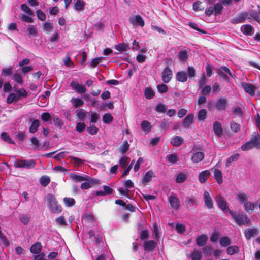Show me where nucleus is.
Returning <instances> with one entry per match:
<instances>
[{
  "instance_id": "nucleus-1",
  "label": "nucleus",
  "mask_w": 260,
  "mask_h": 260,
  "mask_svg": "<svg viewBox=\"0 0 260 260\" xmlns=\"http://www.w3.org/2000/svg\"><path fill=\"white\" fill-rule=\"evenodd\" d=\"M253 148L260 149V136L258 133H255L250 140L241 146L243 151H247Z\"/></svg>"
},
{
  "instance_id": "nucleus-2",
  "label": "nucleus",
  "mask_w": 260,
  "mask_h": 260,
  "mask_svg": "<svg viewBox=\"0 0 260 260\" xmlns=\"http://www.w3.org/2000/svg\"><path fill=\"white\" fill-rule=\"evenodd\" d=\"M239 201L244 204L245 210L249 214L251 213L254 209V204L248 202V196L243 192H239L238 195Z\"/></svg>"
},
{
  "instance_id": "nucleus-3",
  "label": "nucleus",
  "mask_w": 260,
  "mask_h": 260,
  "mask_svg": "<svg viewBox=\"0 0 260 260\" xmlns=\"http://www.w3.org/2000/svg\"><path fill=\"white\" fill-rule=\"evenodd\" d=\"M48 202V207L53 213H60L62 211L61 206L58 204L55 198L52 194H48L47 197Z\"/></svg>"
},
{
  "instance_id": "nucleus-4",
  "label": "nucleus",
  "mask_w": 260,
  "mask_h": 260,
  "mask_svg": "<svg viewBox=\"0 0 260 260\" xmlns=\"http://www.w3.org/2000/svg\"><path fill=\"white\" fill-rule=\"evenodd\" d=\"M230 214L238 225H245L247 226L250 225V221L246 215L240 214L236 216L232 211H230Z\"/></svg>"
},
{
  "instance_id": "nucleus-5",
  "label": "nucleus",
  "mask_w": 260,
  "mask_h": 260,
  "mask_svg": "<svg viewBox=\"0 0 260 260\" xmlns=\"http://www.w3.org/2000/svg\"><path fill=\"white\" fill-rule=\"evenodd\" d=\"M84 181L86 182L82 183L80 186V188L82 189H88L91 187L93 185L100 184V181L99 180L91 178L88 176L87 179L84 180Z\"/></svg>"
},
{
  "instance_id": "nucleus-6",
  "label": "nucleus",
  "mask_w": 260,
  "mask_h": 260,
  "mask_svg": "<svg viewBox=\"0 0 260 260\" xmlns=\"http://www.w3.org/2000/svg\"><path fill=\"white\" fill-rule=\"evenodd\" d=\"M215 199L219 207L222 211H223V212L224 213H227L229 212L230 213V211H231L229 209L227 203L222 196L220 195L217 196Z\"/></svg>"
},
{
  "instance_id": "nucleus-7",
  "label": "nucleus",
  "mask_w": 260,
  "mask_h": 260,
  "mask_svg": "<svg viewBox=\"0 0 260 260\" xmlns=\"http://www.w3.org/2000/svg\"><path fill=\"white\" fill-rule=\"evenodd\" d=\"M129 21L130 23L134 26H140L143 27L144 26V21L142 17L139 15L131 16Z\"/></svg>"
},
{
  "instance_id": "nucleus-8",
  "label": "nucleus",
  "mask_w": 260,
  "mask_h": 260,
  "mask_svg": "<svg viewBox=\"0 0 260 260\" xmlns=\"http://www.w3.org/2000/svg\"><path fill=\"white\" fill-rule=\"evenodd\" d=\"M161 77L163 82L166 83L169 82L172 78V72L168 67H166L164 69L161 74Z\"/></svg>"
},
{
  "instance_id": "nucleus-9",
  "label": "nucleus",
  "mask_w": 260,
  "mask_h": 260,
  "mask_svg": "<svg viewBox=\"0 0 260 260\" xmlns=\"http://www.w3.org/2000/svg\"><path fill=\"white\" fill-rule=\"evenodd\" d=\"M241 86L245 91L249 95L253 96L255 94L256 87L254 85L248 84L246 82H242Z\"/></svg>"
},
{
  "instance_id": "nucleus-10",
  "label": "nucleus",
  "mask_w": 260,
  "mask_h": 260,
  "mask_svg": "<svg viewBox=\"0 0 260 260\" xmlns=\"http://www.w3.org/2000/svg\"><path fill=\"white\" fill-rule=\"evenodd\" d=\"M71 87L80 93H83L86 91V88L84 86L80 84L78 81L73 80L70 84Z\"/></svg>"
},
{
  "instance_id": "nucleus-11",
  "label": "nucleus",
  "mask_w": 260,
  "mask_h": 260,
  "mask_svg": "<svg viewBox=\"0 0 260 260\" xmlns=\"http://www.w3.org/2000/svg\"><path fill=\"white\" fill-rule=\"evenodd\" d=\"M248 19H250L249 14L247 13H243L236 18L232 19L231 22L233 24L240 23Z\"/></svg>"
},
{
  "instance_id": "nucleus-12",
  "label": "nucleus",
  "mask_w": 260,
  "mask_h": 260,
  "mask_svg": "<svg viewBox=\"0 0 260 260\" xmlns=\"http://www.w3.org/2000/svg\"><path fill=\"white\" fill-rule=\"evenodd\" d=\"M169 202L172 208L177 210L179 207V201L178 197L175 194L171 195L168 199Z\"/></svg>"
},
{
  "instance_id": "nucleus-13",
  "label": "nucleus",
  "mask_w": 260,
  "mask_h": 260,
  "mask_svg": "<svg viewBox=\"0 0 260 260\" xmlns=\"http://www.w3.org/2000/svg\"><path fill=\"white\" fill-rule=\"evenodd\" d=\"M228 104V100L225 98L219 99L216 104L215 106L219 111L225 110Z\"/></svg>"
},
{
  "instance_id": "nucleus-14",
  "label": "nucleus",
  "mask_w": 260,
  "mask_h": 260,
  "mask_svg": "<svg viewBox=\"0 0 260 260\" xmlns=\"http://www.w3.org/2000/svg\"><path fill=\"white\" fill-rule=\"evenodd\" d=\"M156 244L155 242L153 240L145 241L144 243V247L145 250L152 251L155 248Z\"/></svg>"
},
{
  "instance_id": "nucleus-15",
  "label": "nucleus",
  "mask_w": 260,
  "mask_h": 260,
  "mask_svg": "<svg viewBox=\"0 0 260 260\" xmlns=\"http://www.w3.org/2000/svg\"><path fill=\"white\" fill-rule=\"evenodd\" d=\"M204 198L206 206L209 209L212 208L213 207V202L208 192H204Z\"/></svg>"
},
{
  "instance_id": "nucleus-16",
  "label": "nucleus",
  "mask_w": 260,
  "mask_h": 260,
  "mask_svg": "<svg viewBox=\"0 0 260 260\" xmlns=\"http://www.w3.org/2000/svg\"><path fill=\"white\" fill-rule=\"evenodd\" d=\"M257 234L258 231L256 229H247L245 231V236L246 238L248 240Z\"/></svg>"
},
{
  "instance_id": "nucleus-17",
  "label": "nucleus",
  "mask_w": 260,
  "mask_h": 260,
  "mask_svg": "<svg viewBox=\"0 0 260 260\" xmlns=\"http://www.w3.org/2000/svg\"><path fill=\"white\" fill-rule=\"evenodd\" d=\"M154 177V174L152 171H148L144 175L142 183L144 185H146L148 182H149Z\"/></svg>"
},
{
  "instance_id": "nucleus-18",
  "label": "nucleus",
  "mask_w": 260,
  "mask_h": 260,
  "mask_svg": "<svg viewBox=\"0 0 260 260\" xmlns=\"http://www.w3.org/2000/svg\"><path fill=\"white\" fill-rule=\"evenodd\" d=\"M213 130L215 134L218 136H220L222 134V128L221 125L218 121H216L214 123Z\"/></svg>"
},
{
  "instance_id": "nucleus-19",
  "label": "nucleus",
  "mask_w": 260,
  "mask_h": 260,
  "mask_svg": "<svg viewBox=\"0 0 260 260\" xmlns=\"http://www.w3.org/2000/svg\"><path fill=\"white\" fill-rule=\"evenodd\" d=\"M210 175V173L208 170H205L202 172L199 176V179L201 183H204L206 181Z\"/></svg>"
},
{
  "instance_id": "nucleus-20",
  "label": "nucleus",
  "mask_w": 260,
  "mask_h": 260,
  "mask_svg": "<svg viewBox=\"0 0 260 260\" xmlns=\"http://www.w3.org/2000/svg\"><path fill=\"white\" fill-rule=\"evenodd\" d=\"M241 30L246 35H251L253 32V28L250 25H244L241 26Z\"/></svg>"
},
{
  "instance_id": "nucleus-21",
  "label": "nucleus",
  "mask_w": 260,
  "mask_h": 260,
  "mask_svg": "<svg viewBox=\"0 0 260 260\" xmlns=\"http://www.w3.org/2000/svg\"><path fill=\"white\" fill-rule=\"evenodd\" d=\"M204 157V154L203 152H198L193 154L191 157V160L194 162H199L202 161Z\"/></svg>"
},
{
  "instance_id": "nucleus-22",
  "label": "nucleus",
  "mask_w": 260,
  "mask_h": 260,
  "mask_svg": "<svg viewBox=\"0 0 260 260\" xmlns=\"http://www.w3.org/2000/svg\"><path fill=\"white\" fill-rule=\"evenodd\" d=\"M176 80L179 82H184L187 81V74L184 72H178L176 75Z\"/></svg>"
},
{
  "instance_id": "nucleus-23",
  "label": "nucleus",
  "mask_w": 260,
  "mask_h": 260,
  "mask_svg": "<svg viewBox=\"0 0 260 260\" xmlns=\"http://www.w3.org/2000/svg\"><path fill=\"white\" fill-rule=\"evenodd\" d=\"M208 237L206 235H202L197 238L196 242L197 244L199 246H204L207 242Z\"/></svg>"
},
{
  "instance_id": "nucleus-24",
  "label": "nucleus",
  "mask_w": 260,
  "mask_h": 260,
  "mask_svg": "<svg viewBox=\"0 0 260 260\" xmlns=\"http://www.w3.org/2000/svg\"><path fill=\"white\" fill-rule=\"evenodd\" d=\"M42 249V246L40 243L37 242L32 245L30 248V250L31 253L37 254L39 253Z\"/></svg>"
},
{
  "instance_id": "nucleus-25",
  "label": "nucleus",
  "mask_w": 260,
  "mask_h": 260,
  "mask_svg": "<svg viewBox=\"0 0 260 260\" xmlns=\"http://www.w3.org/2000/svg\"><path fill=\"white\" fill-rule=\"evenodd\" d=\"M71 178L76 182H81L84 180L87 179V176H81L76 174H71L70 175Z\"/></svg>"
},
{
  "instance_id": "nucleus-26",
  "label": "nucleus",
  "mask_w": 260,
  "mask_h": 260,
  "mask_svg": "<svg viewBox=\"0 0 260 260\" xmlns=\"http://www.w3.org/2000/svg\"><path fill=\"white\" fill-rule=\"evenodd\" d=\"M214 176L218 183L220 184L222 182V174L220 170L215 169L214 171Z\"/></svg>"
},
{
  "instance_id": "nucleus-27",
  "label": "nucleus",
  "mask_w": 260,
  "mask_h": 260,
  "mask_svg": "<svg viewBox=\"0 0 260 260\" xmlns=\"http://www.w3.org/2000/svg\"><path fill=\"white\" fill-rule=\"evenodd\" d=\"M202 258V252L201 250H194L191 255L192 260H200Z\"/></svg>"
},
{
  "instance_id": "nucleus-28",
  "label": "nucleus",
  "mask_w": 260,
  "mask_h": 260,
  "mask_svg": "<svg viewBox=\"0 0 260 260\" xmlns=\"http://www.w3.org/2000/svg\"><path fill=\"white\" fill-rule=\"evenodd\" d=\"M178 57L181 61H186L188 58V52L185 50H181L178 54Z\"/></svg>"
},
{
  "instance_id": "nucleus-29",
  "label": "nucleus",
  "mask_w": 260,
  "mask_h": 260,
  "mask_svg": "<svg viewBox=\"0 0 260 260\" xmlns=\"http://www.w3.org/2000/svg\"><path fill=\"white\" fill-rule=\"evenodd\" d=\"M193 119V115L192 114H188L184 119L183 124L184 126L188 127L192 122Z\"/></svg>"
},
{
  "instance_id": "nucleus-30",
  "label": "nucleus",
  "mask_w": 260,
  "mask_h": 260,
  "mask_svg": "<svg viewBox=\"0 0 260 260\" xmlns=\"http://www.w3.org/2000/svg\"><path fill=\"white\" fill-rule=\"evenodd\" d=\"M183 141V140L181 137L175 136L171 140V143L174 146H178L182 143Z\"/></svg>"
},
{
  "instance_id": "nucleus-31",
  "label": "nucleus",
  "mask_w": 260,
  "mask_h": 260,
  "mask_svg": "<svg viewBox=\"0 0 260 260\" xmlns=\"http://www.w3.org/2000/svg\"><path fill=\"white\" fill-rule=\"evenodd\" d=\"M71 102L75 108L82 106L84 103L83 101L81 99L76 98H72L71 100Z\"/></svg>"
},
{
  "instance_id": "nucleus-32",
  "label": "nucleus",
  "mask_w": 260,
  "mask_h": 260,
  "mask_svg": "<svg viewBox=\"0 0 260 260\" xmlns=\"http://www.w3.org/2000/svg\"><path fill=\"white\" fill-rule=\"evenodd\" d=\"M77 116L80 120H84L87 116L88 112L83 109H78L76 110Z\"/></svg>"
},
{
  "instance_id": "nucleus-33",
  "label": "nucleus",
  "mask_w": 260,
  "mask_h": 260,
  "mask_svg": "<svg viewBox=\"0 0 260 260\" xmlns=\"http://www.w3.org/2000/svg\"><path fill=\"white\" fill-rule=\"evenodd\" d=\"M39 126V121L38 120H35L32 121L30 127L29 132L31 133H35Z\"/></svg>"
},
{
  "instance_id": "nucleus-34",
  "label": "nucleus",
  "mask_w": 260,
  "mask_h": 260,
  "mask_svg": "<svg viewBox=\"0 0 260 260\" xmlns=\"http://www.w3.org/2000/svg\"><path fill=\"white\" fill-rule=\"evenodd\" d=\"M231 244V240L228 237L225 236L220 238V244L222 247H226Z\"/></svg>"
},
{
  "instance_id": "nucleus-35",
  "label": "nucleus",
  "mask_w": 260,
  "mask_h": 260,
  "mask_svg": "<svg viewBox=\"0 0 260 260\" xmlns=\"http://www.w3.org/2000/svg\"><path fill=\"white\" fill-rule=\"evenodd\" d=\"M187 178V174L185 173H179L176 178V182L181 183L184 182Z\"/></svg>"
},
{
  "instance_id": "nucleus-36",
  "label": "nucleus",
  "mask_w": 260,
  "mask_h": 260,
  "mask_svg": "<svg viewBox=\"0 0 260 260\" xmlns=\"http://www.w3.org/2000/svg\"><path fill=\"white\" fill-rule=\"evenodd\" d=\"M63 202L67 207H72L75 204V201L73 198L66 197L63 199Z\"/></svg>"
},
{
  "instance_id": "nucleus-37",
  "label": "nucleus",
  "mask_w": 260,
  "mask_h": 260,
  "mask_svg": "<svg viewBox=\"0 0 260 260\" xmlns=\"http://www.w3.org/2000/svg\"><path fill=\"white\" fill-rule=\"evenodd\" d=\"M129 158L125 156H122L119 160V164L121 167H126L129 162Z\"/></svg>"
},
{
  "instance_id": "nucleus-38",
  "label": "nucleus",
  "mask_w": 260,
  "mask_h": 260,
  "mask_svg": "<svg viewBox=\"0 0 260 260\" xmlns=\"http://www.w3.org/2000/svg\"><path fill=\"white\" fill-rule=\"evenodd\" d=\"M123 185L125 188L129 191H131V189L134 188V183L129 179L125 180L123 182Z\"/></svg>"
},
{
  "instance_id": "nucleus-39",
  "label": "nucleus",
  "mask_w": 260,
  "mask_h": 260,
  "mask_svg": "<svg viewBox=\"0 0 260 260\" xmlns=\"http://www.w3.org/2000/svg\"><path fill=\"white\" fill-rule=\"evenodd\" d=\"M113 120L112 116L109 113H106L103 117V121L105 123L109 124Z\"/></svg>"
},
{
  "instance_id": "nucleus-40",
  "label": "nucleus",
  "mask_w": 260,
  "mask_h": 260,
  "mask_svg": "<svg viewBox=\"0 0 260 260\" xmlns=\"http://www.w3.org/2000/svg\"><path fill=\"white\" fill-rule=\"evenodd\" d=\"M141 127L143 131L148 132L151 128V125L149 121L145 120L142 122Z\"/></svg>"
},
{
  "instance_id": "nucleus-41",
  "label": "nucleus",
  "mask_w": 260,
  "mask_h": 260,
  "mask_svg": "<svg viewBox=\"0 0 260 260\" xmlns=\"http://www.w3.org/2000/svg\"><path fill=\"white\" fill-rule=\"evenodd\" d=\"M19 100V96L15 93H11L9 95L7 98V101L9 104L13 103L15 101H18Z\"/></svg>"
},
{
  "instance_id": "nucleus-42",
  "label": "nucleus",
  "mask_w": 260,
  "mask_h": 260,
  "mask_svg": "<svg viewBox=\"0 0 260 260\" xmlns=\"http://www.w3.org/2000/svg\"><path fill=\"white\" fill-rule=\"evenodd\" d=\"M36 162L34 160H24V168H32L35 166Z\"/></svg>"
},
{
  "instance_id": "nucleus-43",
  "label": "nucleus",
  "mask_w": 260,
  "mask_h": 260,
  "mask_svg": "<svg viewBox=\"0 0 260 260\" xmlns=\"http://www.w3.org/2000/svg\"><path fill=\"white\" fill-rule=\"evenodd\" d=\"M238 251L239 248L237 246H229L226 249L227 253L229 255H233Z\"/></svg>"
},
{
  "instance_id": "nucleus-44",
  "label": "nucleus",
  "mask_w": 260,
  "mask_h": 260,
  "mask_svg": "<svg viewBox=\"0 0 260 260\" xmlns=\"http://www.w3.org/2000/svg\"><path fill=\"white\" fill-rule=\"evenodd\" d=\"M70 157L71 158V162L76 166L82 165L84 162L83 160L77 157L73 156H70Z\"/></svg>"
},
{
  "instance_id": "nucleus-45",
  "label": "nucleus",
  "mask_w": 260,
  "mask_h": 260,
  "mask_svg": "<svg viewBox=\"0 0 260 260\" xmlns=\"http://www.w3.org/2000/svg\"><path fill=\"white\" fill-rule=\"evenodd\" d=\"M13 79L17 83L22 85L23 80L21 76L19 73H15L14 74Z\"/></svg>"
},
{
  "instance_id": "nucleus-46",
  "label": "nucleus",
  "mask_w": 260,
  "mask_h": 260,
  "mask_svg": "<svg viewBox=\"0 0 260 260\" xmlns=\"http://www.w3.org/2000/svg\"><path fill=\"white\" fill-rule=\"evenodd\" d=\"M166 158L169 162L173 164L178 160V157L177 155L172 154L167 155Z\"/></svg>"
},
{
  "instance_id": "nucleus-47",
  "label": "nucleus",
  "mask_w": 260,
  "mask_h": 260,
  "mask_svg": "<svg viewBox=\"0 0 260 260\" xmlns=\"http://www.w3.org/2000/svg\"><path fill=\"white\" fill-rule=\"evenodd\" d=\"M1 138L5 141L12 144L13 143V140L10 138L9 135L6 132H3L1 134Z\"/></svg>"
},
{
  "instance_id": "nucleus-48",
  "label": "nucleus",
  "mask_w": 260,
  "mask_h": 260,
  "mask_svg": "<svg viewBox=\"0 0 260 260\" xmlns=\"http://www.w3.org/2000/svg\"><path fill=\"white\" fill-rule=\"evenodd\" d=\"M40 182L42 186H46L50 182V179L49 177L43 176L40 178Z\"/></svg>"
},
{
  "instance_id": "nucleus-49",
  "label": "nucleus",
  "mask_w": 260,
  "mask_h": 260,
  "mask_svg": "<svg viewBox=\"0 0 260 260\" xmlns=\"http://www.w3.org/2000/svg\"><path fill=\"white\" fill-rule=\"evenodd\" d=\"M84 3L82 0H78L75 5V9L76 11H80L83 9Z\"/></svg>"
},
{
  "instance_id": "nucleus-50",
  "label": "nucleus",
  "mask_w": 260,
  "mask_h": 260,
  "mask_svg": "<svg viewBox=\"0 0 260 260\" xmlns=\"http://www.w3.org/2000/svg\"><path fill=\"white\" fill-rule=\"evenodd\" d=\"M154 93L151 88H147L145 90V96L148 99L152 98Z\"/></svg>"
},
{
  "instance_id": "nucleus-51",
  "label": "nucleus",
  "mask_w": 260,
  "mask_h": 260,
  "mask_svg": "<svg viewBox=\"0 0 260 260\" xmlns=\"http://www.w3.org/2000/svg\"><path fill=\"white\" fill-rule=\"evenodd\" d=\"M239 156V155L238 154H235L231 155L226 160V167H229L232 161L237 160L238 159Z\"/></svg>"
},
{
  "instance_id": "nucleus-52",
  "label": "nucleus",
  "mask_w": 260,
  "mask_h": 260,
  "mask_svg": "<svg viewBox=\"0 0 260 260\" xmlns=\"http://www.w3.org/2000/svg\"><path fill=\"white\" fill-rule=\"evenodd\" d=\"M99 129L95 125L90 124L87 127V132L91 135H95L98 132Z\"/></svg>"
},
{
  "instance_id": "nucleus-53",
  "label": "nucleus",
  "mask_w": 260,
  "mask_h": 260,
  "mask_svg": "<svg viewBox=\"0 0 260 260\" xmlns=\"http://www.w3.org/2000/svg\"><path fill=\"white\" fill-rule=\"evenodd\" d=\"M257 9L258 11V14L254 12H252L251 16L260 24V6H257Z\"/></svg>"
},
{
  "instance_id": "nucleus-54",
  "label": "nucleus",
  "mask_w": 260,
  "mask_h": 260,
  "mask_svg": "<svg viewBox=\"0 0 260 260\" xmlns=\"http://www.w3.org/2000/svg\"><path fill=\"white\" fill-rule=\"evenodd\" d=\"M152 230L154 233V238H155L156 239L158 240L159 239V238L160 237V235H159V232L158 225L156 223L153 224V228H152Z\"/></svg>"
},
{
  "instance_id": "nucleus-55",
  "label": "nucleus",
  "mask_w": 260,
  "mask_h": 260,
  "mask_svg": "<svg viewBox=\"0 0 260 260\" xmlns=\"http://www.w3.org/2000/svg\"><path fill=\"white\" fill-rule=\"evenodd\" d=\"M86 128V125L84 122H78L76 124V129L79 133L82 132Z\"/></svg>"
},
{
  "instance_id": "nucleus-56",
  "label": "nucleus",
  "mask_w": 260,
  "mask_h": 260,
  "mask_svg": "<svg viewBox=\"0 0 260 260\" xmlns=\"http://www.w3.org/2000/svg\"><path fill=\"white\" fill-rule=\"evenodd\" d=\"M207 112L205 109H201L199 111L198 118L200 120H204L206 117Z\"/></svg>"
},
{
  "instance_id": "nucleus-57",
  "label": "nucleus",
  "mask_w": 260,
  "mask_h": 260,
  "mask_svg": "<svg viewBox=\"0 0 260 260\" xmlns=\"http://www.w3.org/2000/svg\"><path fill=\"white\" fill-rule=\"evenodd\" d=\"M21 10L29 15H32L33 12L25 4H22L21 6Z\"/></svg>"
},
{
  "instance_id": "nucleus-58",
  "label": "nucleus",
  "mask_w": 260,
  "mask_h": 260,
  "mask_svg": "<svg viewBox=\"0 0 260 260\" xmlns=\"http://www.w3.org/2000/svg\"><path fill=\"white\" fill-rule=\"evenodd\" d=\"M27 31L29 34L32 36H35L37 34V29L36 26L33 25H29L27 28Z\"/></svg>"
},
{
  "instance_id": "nucleus-59",
  "label": "nucleus",
  "mask_w": 260,
  "mask_h": 260,
  "mask_svg": "<svg viewBox=\"0 0 260 260\" xmlns=\"http://www.w3.org/2000/svg\"><path fill=\"white\" fill-rule=\"evenodd\" d=\"M118 191L121 195L124 196L129 199L131 198L129 191H128L125 188H120L118 189Z\"/></svg>"
},
{
  "instance_id": "nucleus-60",
  "label": "nucleus",
  "mask_w": 260,
  "mask_h": 260,
  "mask_svg": "<svg viewBox=\"0 0 260 260\" xmlns=\"http://www.w3.org/2000/svg\"><path fill=\"white\" fill-rule=\"evenodd\" d=\"M157 88L158 91L161 93H164L166 92L168 89L167 86L164 84H161L158 85Z\"/></svg>"
},
{
  "instance_id": "nucleus-61",
  "label": "nucleus",
  "mask_w": 260,
  "mask_h": 260,
  "mask_svg": "<svg viewBox=\"0 0 260 260\" xmlns=\"http://www.w3.org/2000/svg\"><path fill=\"white\" fill-rule=\"evenodd\" d=\"M17 95L19 96V99L20 97H26L27 96V93L24 88L19 89L16 91Z\"/></svg>"
},
{
  "instance_id": "nucleus-62",
  "label": "nucleus",
  "mask_w": 260,
  "mask_h": 260,
  "mask_svg": "<svg viewBox=\"0 0 260 260\" xmlns=\"http://www.w3.org/2000/svg\"><path fill=\"white\" fill-rule=\"evenodd\" d=\"M36 14L38 19L41 21H44L46 19V16L41 10H38L36 11Z\"/></svg>"
},
{
  "instance_id": "nucleus-63",
  "label": "nucleus",
  "mask_w": 260,
  "mask_h": 260,
  "mask_svg": "<svg viewBox=\"0 0 260 260\" xmlns=\"http://www.w3.org/2000/svg\"><path fill=\"white\" fill-rule=\"evenodd\" d=\"M230 127L231 130L234 132H237L240 129V125L235 122H231Z\"/></svg>"
},
{
  "instance_id": "nucleus-64",
  "label": "nucleus",
  "mask_w": 260,
  "mask_h": 260,
  "mask_svg": "<svg viewBox=\"0 0 260 260\" xmlns=\"http://www.w3.org/2000/svg\"><path fill=\"white\" fill-rule=\"evenodd\" d=\"M13 73L12 68L11 67L4 68L2 70V76H9Z\"/></svg>"
}]
</instances>
